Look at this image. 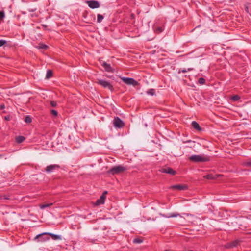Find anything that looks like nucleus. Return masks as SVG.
Segmentation results:
<instances>
[{
    "mask_svg": "<svg viewBox=\"0 0 251 251\" xmlns=\"http://www.w3.org/2000/svg\"><path fill=\"white\" fill-rule=\"evenodd\" d=\"M127 170V168L122 166V165H117L116 166H114L111 168L110 170L108 171V173L109 174H112L113 175L116 174H119L124 172L125 171Z\"/></svg>",
    "mask_w": 251,
    "mask_h": 251,
    "instance_id": "nucleus-1",
    "label": "nucleus"
},
{
    "mask_svg": "<svg viewBox=\"0 0 251 251\" xmlns=\"http://www.w3.org/2000/svg\"><path fill=\"white\" fill-rule=\"evenodd\" d=\"M189 159L194 162H203L209 160L208 157L200 155H194L190 156Z\"/></svg>",
    "mask_w": 251,
    "mask_h": 251,
    "instance_id": "nucleus-2",
    "label": "nucleus"
},
{
    "mask_svg": "<svg viewBox=\"0 0 251 251\" xmlns=\"http://www.w3.org/2000/svg\"><path fill=\"white\" fill-rule=\"evenodd\" d=\"M97 83L100 85L104 88H107L112 91L113 90V86L107 81L102 79H98Z\"/></svg>",
    "mask_w": 251,
    "mask_h": 251,
    "instance_id": "nucleus-3",
    "label": "nucleus"
},
{
    "mask_svg": "<svg viewBox=\"0 0 251 251\" xmlns=\"http://www.w3.org/2000/svg\"><path fill=\"white\" fill-rule=\"evenodd\" d=\"M50 235L51 237V238L54 240H60L61 239V237L60 236L56 235V234H54L51 233H49V232H44V233L38 234L35 237L34 239H35V240H36V239L42 236L43 235Z\"/></svg>",
    "mask_w": 251,
    "mask_h": 251,
    "instance_id": "nucleus-4",
    "label": "nucleus"
},
{
    "mask_svg": "<svg viewBox=\"0 0 251 251\" xmlns=\"http://www.w3.org/2000/svg\"><path fill=\"white\" fill-rule=\"evenodd\" d=\"M121 79L124 83L127 85H132L133 86H136L138 84V82L132 78L122 77Z\"/></svg>",
    "mask_w": 251,
    "mask_h": 251,
    "instance_id": "nucleus-5",
    "label": "nucleus"
},
{
    "mask_svg": "<svg viewBox=\"0 0 251 251\" xmlns=\"http://www.w3.org/2000/svg\"><path fill=\"white\" fill-rule=\"evenodd\" d=\"M113 125L117 128H122L125 126L124 123L118 117H115L113 120Z\"/></svg>",
    "mask_w": 251,
    "mask_h": 251,
    "instance_id": "nucleus-6",
    "label": "nucleus"
},
{
    "mask_svg": "<svg viewBox=\"0 0 251 251\" xmlns=\"http://www.w3.org/2000/svg\"><path fill=\"white\" fill-rule=\"evenodd\" d=\"M60 166L57 164H51L48 165L45 168V171L48 173L53 172L55 170L60 168Z\"/></svg>",
    "mask_w": 251,
    "mask_h": 251,
    "instance_id": "nucleus-7",
    "label": "nucleus"
},
{
    "mask_svg": "<svg viewBox=\"0 0 251 251\" xmlns=\"http://www.w3.org/2000/svg\"><path fill=\"white\" fill-rule=\"evenodd\" d=\"M160 171L162 173H167L171 175H175L176 174V172L170 167H166L161 168Z\"/></svg>",
    "mask_w": 251,
    "mask_h": 251,
    "instance_id": "nucleus-8",
    "label": "nucleus"
},
{
    "mask_svg": "<svg viewBox=\"0 0 251 251\" xmlns=\"http://www.w3.org/2000/svg\"><path fill=\"white\" fill-rule=\"evenodd\" d=\"M87 3L88 4L89 7L92 9L99 8L100 6L99 2L96 0L87 1Z\"/></svg>",
    "mask_w": 251,
    "mask_h": 251,
    "instance_id": "nucleus-9",
    "label": "nucleus"
},
{
    "mask_svg": "<svg viewBox=\"0 0 251 251\" xmlns=\"http://www.w3.org/2000/svg\"><path fill=\"white\" fill-rule=\"evenodd\" d=\"M240 243L238 240H234L232 242L227 243L225 245V247L227 249H231L237 247Z\"/></svg>",
    "mask_w": 251,
    "mask_h": 251,
    "instance_id": "nucleus-10",
    "label": "nucleus"
},
{
    "mask_svg": "<svg viewBox=\"0 0 251 251\" xmlns=\"http://www.w3.org/2000/svg\"><path fill=\"white\" fill-rule=\"evenodd\" d=\"M171 188L173 189H177L179 190H186L187 189V186L185 185H176L171 187Z\"/></svg>",
    "mask_w": 251,
    "mask_h": 251,
    "instance_id": "nucleus-11",
    "label": "nucleus"
},
{
    "mask_svg": "<svg viewBox=\"0 0 251 251\" xmlns=\"http://www.w3.org/2000/svg\"><path fill=\"white\" fill-rule=\"evenodd\" d=\"M105 198H106V196H104V195H101L100 197V199L97 200V201L96 202V204L97 205H99L100 204H103L104 203Z\"/></svg>",
    "mask_w": 251,
    "mask_h": 251,
    "instance_id": "nucleus-12",
    "label": "nucleus"
},
{
    "mask_svg": "<svg viewBox=\"0 0 251 251\" xmlns=\"http://www.w3.org/2000/svg\"><path fill=\"white\" fill-rule=\"evenodd\" d=\"M102 66L104 68L106 71L109 72H113V69L110 64L104 62L102 63Z\"/></svg>",
    "mask_w": 251,
    "mask_h": 251,
    "instance_id": "nucleus-13",
    "label": "nucleus"
},
{
    "mask_svg": "<svg viewBox=\"0 0 251 251\" xmlns=\"http://www.w3.org/2000/svg\"><path fill=\"white\" fill-rule=\"evenodd\" d=\"M218 176L217 175H213V174H208L207 175L204 176L203 178L208 179V180H213V179H215L216 178H217Z\"/></svg>",
    "mask_w": 251,
    "mask_h": 251,
    "instance_id": "nucleus-14",
    "label": "nucleus"
},
{
    "mask_svg": "<svg viewBox=\"0 0 251 251\" xmlns=\"http://www.w3.org/2000/svg\"><path fill=\"white\" fill-rule=\"evenodd\" d=\"M191 125H192V127L194 129H195L198 131H201V127H200V125L198 124V123L197 122L193 121L192 122Z\"/></svg>",
    "mask_w": 251,
    "mask_h": 251,
    "instance_id": "nucleus-15",
    "label": "nucleus"
},
{
    "mask_svg": "<svg viewBox=\"0 0 251 251\" xmlns=\"http://www.w3.org/2000/svg\"><path fill=\"white\" fill-rule=\"evenodd\" d=\"M25 138L23 136H18L16 137L15 140L17 143H21L25 140Z\"/></svg>",
    "mask_w": 251,
    "mask_h": 251,
    "instance_id": "nucleus-16",
    "label": "nucleus"
},
{
    "mask_svg": "<svg viewBox=\"0 0 251 251\" xmlns=\"http://www.w3.org/2000/svg\"><path fill=\"white\" fill-rule=\"evenodd\" d=\"M242 165L245 167H251V160H248L242 163Z\"/></svg>",
    "mask_w": 251,
    "mask_h": 251,
    "instance_id": "nucleus-17",
    "label": "nucleus"
},
{
    "mask_svg": "<svg viewBox=\"0 0 251 251\" xmlns=\"http://www.w3.org/2000/svg\"><path fill=\"white\" fill-rule=\"evenodd\" d=\"M193 70V68H188L187 69H179L178 71V74H180L181 73H186V72H187L188 71H192Z\"/></svg>",
    "mask_w": 251,
    "mask_h": 251,
    "instance_id": "nucleus-18",
    "label": "nucleus"
},
{
    "mask_svg": "<svg viewBox=\"0 0 251 251\" xmlns=\"http://www.w3.org/2000/svg\"><path fill=\"white\" fill-rule=\"evenodd\" d=\"M53 203H48V204H40V207L41 209H44L46 207H48L50 206H51L52 205Z\"/></svg>",
    "mask_w": 251,
    "mask_h": 251,
    "instance_id": "nucleus-19",
    "label": "nucleus"
},
{
    "mask_svg": "<svg viewBox=\"0 0 251 251\" xmlns=\"http://www.w3.org/2000/svg\"><path fill=\"white\" fill-rule=\"evenodd\" d=\"M104 17L101 14H98L97 15V22L98 23H100L102 20L103 19Z\"/></svg>",
    "mask_w": 251,
    "mask_h": 251,
    "instance_id": "nucleus-20",
    "label": "nucleus"
},
{
    "mask_svg": "<svg viewBox=\"0 0 251 251\" xmlns=\"http://www.w3.org/2000/svg\"><path fill=\"white\" fill-rule=\"evenodd\" d=\"M52 75V72L50 70H49L47 71L46 76L47 78H49L51 77Z\"/></svg>",
    "mask_w": 251,
    "mask_h": 251,
    "instance_id": "nucleus-21",
    "label": "nucleus"
},
{
    "mask_svg": "<svg viewBox=\"0 0 251 251\" xmlns=\"http://www.w3.org/2000/svg\"><path fill=\"white\" fill-rule=\"evenodd\" d=\"M38 49H44V50H46L48 47L47 45H45V44H40L39 45V46H38Z\"/></svg>",
    "mask_w": 251,
    "mask_h": 251,
    "instance_id": "nucleus-22",
    "label": "nucleus"
},
{
    "mask_svg": "<svg viewBox=\"0 0 251 251\" xmlns=\"http://www.w3.org/2000/svg\"><path fill=\"white\" fill-rule=\"evenodd\" d=\"M44 235L38 238L39 241H45L49 240V238L48 237H44ZM38 239V238L37 239Z\"/></svg>",
    "mask_w": 251,
    "mask_h": 251,
    "instance_id": "nucleus-23",
    "label": "nucleus"
},
{
    "mask_svg": "<svg viewBox=\"0 0 251 251\" xmlns=\"http://www.w3.org/2000/svg\"><path fill=\"white\" fill-rule=\"evenodd\" d=\"M25 121L26 123H30L31 122L32 119H31V117L29 116H26L25 117Z\"/></svg>",
    "mask_w": 251,
    "mask_h": 251,
    "instance_id": "nucleus-24",
    "label": "nucleus"
},
{
    "mask_svg": "<svg viewBox=\"0 0 251 251\" xmlns=\"http://www.w3.org/2000/svg\"><path fill=\"white\" fill-rule=\"evenodd\" d=\"M143 242V240L140 238H135L133 240V243L136 244H140Z\"/></svg>",
    "mask_w": 251,
    "mask_h": 251,
    "instance_id": "nucleus-25",
    "label": "nucleus"
},
{
    "mask_svg": "<svg viewBox=\"0 0 251 251\" xmlns=\"http://www.w3.org/2000/svg\"><path fill=\"white\" fill-rule=\"evenodd\" d=\"M163 30V29L162 27H157L155 29V31L158 33L162 32Z\"/></svg>",
    "mask_w": 251,
    "mask_h": 251,
    "instance_id": "nucleus-26",
    "label": "nucleus"
},
{
    "mask_svg": "<svg viewBox=\"0 0 251 251\" xmlns=\"http://www.w3.org/2000/svg\"><path fill=\"white\" fill-rule=\"evenodd\" d=\"M148 94L153 95L155 94V90L153 89H150L147 91Z\"/></svg>",
    "mask_w": 251,
    "mask_h": 251,
    "instance_id": "nucleus-27",
    "label": "nucleus"
},
{
    "mask_svg": "<svg viewBox=\"0 0 251 251\" xmlns=\"http://www.w3.org/2000/svg\"><path fill=\"white\" fill-rule=\"evenodd\" d=\"M240 97L237 95H234L232 97V100H234V101H237L239 99H240Z\"/></svg>",
    "mask_w": 251,
    "mask_h": 251,
    "instance_id": "nucleus-28",
    "label": "nucleus"
},
{
    "mask_svg": "<svg viewBox=\"0 0 251 251\" xmlns=\"http://www.w3.org/2000/svg\"><path fill=\"white\" fill-rule=\"evenodd\" d=\"M205 82V80L203 78H200L199 79V83L201 84H204Z\"/></svg>",
    "mask_w": 251,
    "mask_h": 251,
    "instance_id": "nucleus-29",
    "label": "nucleus"
},
{
    "mask_svg": "<svg viewBox=\"0 0 251 251\" xmlns=\"http://www.w3.org/2000/svg\"><path fill=\"white\" fill-rule=\"evenodd\" d=\"M50 112L51 113L54 115V116H57L58 115V112L56 110H54V109H52L51 111H50Z\"/></svg>",
    "mask_w": 251,
    "mask_h": 251,
    "instance_id": "nucleus-30",
    "label": "nucleus"
},
{
    "mask_svg": "<svg viewBox=\"0 0 251 251\" xmlns=\"http://www.w3.org/2000/svg\"><path fill=\"white\" fill-rule=\"evenodd\" d=\"M0 199L1 200H9V196H6V195H3L0 197Z\"/></svg>",
    "mask_w": 251,
    "mask_h": 251,
    "instance_id": "nucleus-31",
    "label": "nucleus"
},
{
    "mask_svg": "<svg viewBox=\"0 0 251 251\" xmlns=\"http://www.w3.org/2000/svg\"><path fill=\"white\" fill-rule=\"evenodd\" d=\"M4 17V12L3 11H0V20L2 19Z\"/></svg>",
    "mask_w": 251,
    "mask_h": 251,
    "instance_id": "nucleus-32",
    "label": "nucleus"
},
{
    "mask_svg": "<svg viewBox=\"0 0 251 251\" xmlns=\"http://www.w3.org/2000/svg\"><path fill=\"white\" fill-rule=\"evenodd\" d=\"M6 44V41L3 40H0V47Z\"/></svg>",
    "mask_w": 251,
    "mask_h": 251,
    "instance_id": "nucleus-33",
    "label": "nucleus"
},
{
    "mask_svg": "<svg viewBox=\"0 0 251 251\" xmlns=\"http://www.w3.org/2000/svg\"><path fill=\"white\" fill-rule=\"evenodd\" d=\"M50 104L52 107H55L57 105L56 102L55 101H51Z\"/></svg>",
    "mask_w": 251,
    "mask_h": 251,
    "instance_id": "nucleus-34",
    "label": "nucleus"
},
{
    "mask_svg": "<svg viewBox=\"0 0 251 251\" xmlns=\"http://www.w3.org/2000/svg\"><path fill=\"white\" fill-rule=\"evenodd\" d=\"M179 215V214H175V213H173V214H171L169 216V217H177V216Z\"/></svg>",
    "mask_w": 251,
    "mask_h": 251,
    "instance_id": "nucleus-35",
    "label": "nucleus"
},
{
    "mask_svg": "<svg viewBox=\"0 0 251 251\" xmlns=\"http://www.w3.org/2000/svg\"><path fill=\"white\" fill-rule=\"evenodd\" d=\"M5 108V105L4 104H1L0 105V109H3Z\"/></svg>",
    "mask_w": 251,
    "mask_h": 251,
    "instance_id": "nucleus-36",
    "label": "nucleus"
},
{
    "mask_svg": "<svg viewBox=\"0 0 251 251\" xmlns=\"http://www.w3.org/2000/svg\"><path fill=\"white\" fill-rule=\"evenodd\" d=\"M5 119L6 120H7V121L10 120V117H9V116H5Z\"/></svg>",
    "mask_w": 251,
    "mask_h": 251,
    "instance_id": "nucleus-37",
    "label": "nucleus"
},
{
    "mask_svg": "<svg viewBox=\"0 0 251 251\" xmlns=\"http://www.w3.org/2000/svg\"><path fill=\"white\" fill-rule=\"evenodd\" d=\"M107 194V191H105L104 192H103V193H102V195H104V196H105V195Z\"/></svg>",
    "mask_w": 251,
    "mask_h": 251,
    "instance_id": "nucleus-38",
    "label": "nucleus"
},
{
    "mask_svg": "<svg viewBox=\"0 0 251 251\" xmlns=\"http://www.w3.org/2000/svg\"><path fill=\"white\" fill-rule=\"evenodd\" d=\"M191 142V140H188V141H185V142H184V143H189V142Z\"/></svg>",
    "mask_w": 251,
    "mask_h": 251,
    "instance_id": "nucleus-39",
    "label": "nucleus"
},
{
    "mask_svg": "<svg viewBox=\"0 0 251 251\" xmlns=\"http://www.w3.org/2000/svg\"><path fill=\"white\" fill-rule=\"evenodd\" d=\"M43 26L45 27H47V25H42Z\"/></svg>",
    "mask_w": 251,
    "mask_h": 251,
    "instance_id": "nucleus-40",
    "label": "nucleus"
},
{
    "mask_svg": "<svg viewBox=\"0 0 251 251\" xmlns=\"http://www.w3.org/2000/svg\"><path fill=\"white\" fill-rule=\"evenodd\" d=\"M193 251V250H189V251Z\"/></svg>",
    "mask_w": 251,
    "mask_h": 251,
    "instance_id": "nucleus-41",
    "label": "nucleus"
},
{
    "mask_svg": "<svg viewBox=\"0 0 251 251\" xmlns=\"http://www.w3.org/2000/svg\"><path fill=\"white\" fill-rule=\"evenodd\" d=\"M2 157V155H0V158Z\"/></svg>",
    "mask_w": 251,
    "mask_h": 251,
    "instance_id": "nucleus-42",
    "label": "nucleus"
}]
</instances>
